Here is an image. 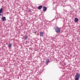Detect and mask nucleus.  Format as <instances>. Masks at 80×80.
Wrapping results in <instances>:
<instances>
[{"label": "nucleus", "instance_id": "f257e3e1", "mask_svg": "<svg viewBox=\"0 0 80 80\" xmlns=\"http://www.w3.org/2000/svg\"><path fill=\"white\" fill-rule=\"evenodd\" d=\"M80 77V74L79 73H77L75 75V80H79V78Z\"/></svg>", "mask_w": 80, "mask_h": 80}, {"label": "nucleus", "instance_id": "f03ea898", "mask_svg": "<svg viewBox=\"0 0 80 80\" xmlns=\"http://www.w3.org/2000/svg\"><path fill=\"white\" fill-rule=\"evenodd\" d=\"M55 31L57 33H58L59 32H60V29L58 27H56L55 28Z\"/></svg>", "mask_w": 80, "mask_h": 80}, {"label": "nucleus", "instance_id": "7ed1b4c3", "mask_svg": "<svg viewBox=\"0 0 80 80\" xmlns=\"http://www.w3.org/2000/svg\"><path fill=\"white\" fill-rule=\"evenodd\" d=\"M47 8L45 6L43 7V12H45V11L47 10Z\"/></svg>", "mask_w": 80, "mask_h": 80}, {"label": "nucleus", "instance_id": "20e7f679", "mask_svg": "<svg viewBox=\"0 0 80 80\" xmlns=\"http://www.w3.org/2000/svg\"><path fill=\"white\" fill-rule=\"evenodd\" d=\"M42 7H43V6L42 5H41L40 6H39L38 7V10H41V9L42 8Z\"/></svg>", "mask_w": 80, "mask_h": 80}, {"label": "nucleus", "instance_id": "39448f33", "mask_svg": "<svg viewBox=\"0 0 80 80\" xmlns=\"http://www.w3.org/2000/svg\"><path fill=\"white\" fill-rule=\"evenodd\" d=\"M78 19L77 18H75L74 19V22H78Z\"/></svg>", "mask_w": 80, "mask_h": 80}, {"label": "nucleus", "instance_id": "423d86ee", "mask_svg": "<svg viewBox=\"0 0 80 80\" xmlns=\"http://www.w3.org/2000/svg\"><path fill=\"white\" fill-rule=\"evenodd\" d=\"M40 37H43V32H40Z\"/></svg>", "mask_w": 80, "mask_h": 80}, {"label": "nucleus", "instance_id": "0eeeda50", "mask_svg": "<svg viewBox=\"0 0 80 80\" xmlns=\"http://www.w3.org/2000/svg\"><path fill=\"white\" fill-rule=\"evenodd\" d=\"M2 22H4V21H5L6 20V18L5 17H3L2 18Z\"/></svg>", "mask_w": 80, "mask_h": 80}, {"label": "nucleus", "instance_id": "6e6552de", "mask_svg": "<svg viewBox=\"0 0 80 80\" xmlns=\"http://www.w3.org/2000/svg\"><path fill=\"white\" fill-rule=\"evenodd\" d=\"M49 60L48 59H46V63L47 64V63H49Z\"/></svg>", "mask_w": 80, "mask_h": 80}, {"label": "nucleus", "instance_id": "1a4fd4ad", "mask_svg": "<svg viewBox=\"0 0 80 80\" xmlns=\"http://www.w3.org/2000/svg\"><path fill=\"white\" fill-rule=\"evenodd\" d=\"M3 12V8H1L0 9V13H2Z\"/></svg>", "mask_w": 80, "mask_h": 80}, {"label": "nucleus", "instance_id": "9d476101", "mask_svg": "<svg viewBox=\"0 0 80 80\" xmlns=\"http://www.w3.org/2000/svg\"><path fill=\"white\" fill-rule=\"evenodd\" d=\"M12 43H9V44H8V47L9 48H10L11 47H12Z\"/></svg>", "mask_w": 80, "mask_h": 80}, {"label": "nucleus", "instance_id": "9b49d317", "mask_svg": "<svg viewBox=\"0 0 80 80\" xmlns=\"http://www.w3.org/2000/svg\"><path fill=\"white\" fill-rule=\"evenodd\" d=\"M28 39V37L27 36H24V39L25 40H27Z\"/></svg>", "mask_w": 80, "mask_h": 80}, {"label": "nucleus", "instance_id": "f8f14e48", "mask_svg": "<svg viewBox=\"0 0 80 80\" xmlns=\"http://www.w3.org/2000/svg\"><path fill=\"white\" fill-rule=\"evenodd\" d=\"M33 33H37V32H34Z\"/></svg>", "mask_w": 80, "mask_h": 80}, {"label": "nucleus", "instance_id": "ddd939ff", "mask_svg": "<svg viewBox=\"0 0 80 80\" xmlns=\"http://www.w3.org/2000/svg\"><path fill=\"white\" fill-rule=\"evenodd\" d=\"M0 16H2V14L1 13H0Z\"/></svg>", "mask_w": 80, "mask_h": 80}]
</instances>
